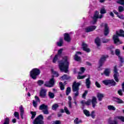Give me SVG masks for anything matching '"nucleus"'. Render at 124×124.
<instances>
[{
    "label": "nucleus",
    "instance_id": "20",
    "mask_svg": "<svg viewBox=\"0 0 124 124\" xmlns=\"http://www.w3.org/2000/svg\"><path fill=\"white\" fill-rule=\"evenodd\" d=\"M92 103L93 105V108H95V105L97 104V102L96 101V98L95 97H93L92 100Z\"/></svg>",
    "mask_w": 124,
    "mask_h": 124
},
{
    "label": "nucleus",
    "instance_id": "10",
    "mask_svg": "<svg viewBox=\"0 0 124 124\" xmlns=\"http://www.w3.org/2000/svg\"><path fill=\"white\" fill-rule=\"evenodd\" d=\"M104 85L106 86H108V85H111V86H116V82L114 79L111 80H105L102 81Z\"/></svg>",
    "mask_w": 124,
    "mask_h": 124
},
{
    "label": "nucleus",
    "instance_id": "29",
    "mask_svg": "<svg viewBox=\"0 0 124 124\" xmlns=\"http://www.w3.org/2000/svg\"><path fill=\"white\" fill-rule=\"evenodd\" d=\"M115 119H118V120H119L121 121V122H122V123H124V116H116Z\"/></svg>",
    "mask_w": 124,
    "mask_h": 124
},
{
    "label": "nucleus",
    "instance_id": "19",
    "mask_svg": "<svg viewBox=\"0 0 124 124\" xmlns=\"http://www.w3.org/2000/svg\"><path fill=\"white\" fill-rule=\"evenodd\" d=\"M78 54L81 55L82 53L80 51L77 52L76 55H75L74 59L75 61H77V62H80V61H81V58L78 56Z\"/></svg>",
    "mask_w": 124,
    "mask_h": 124
},
{
    "label": "nucleus",
    "instance_id": "9",
    "mask_svg": "<svg viewBox=\"0 0 124 124\" xmlns=\"http://www.w3.org/2000/svg\"><path fill=\"white\" fill-rule=\"evenodd\" d=\"M54 85H55V79L53 78L50 79L49 81L46 82L44 84V86L51 88L54 87Z\"/></svg>",
    "mask_w": 124,
    "mask_h": 124
},
{
    "label": "nucleus",
    "instance_id": "16",
    "mask_svg": "<svg viewBox=\"0 0 124 124\" xmlns=\"http://www.w3.org/2000/svg\"><path fill=\"white\" fill-rule=\"evenodd\" d=\"M64 40L67 42H70L71 41V38H70L69 34L68 33L64 34Z\"/></svg>",
    "mask_w": 124,
    "mask_h": 124
},
{
    "label": "nucleus",
    "instance_id": "7",
    "mask_svg": "<svg viewBox=\"0 0 124 124\" xmlns=\"http://www.w3.org/2000/svg\"><path fill=\"white\" fill-rule=\"evenodd\" d=\"M44 117L42 114H40L37 118L35 119L33 122V124H44V122L43 121Z\"/></svg>",
    "mask_w": 124,
    "mask_h": 124
},
{
    "label": "nucleus",
    "instance_id": "1",
    "mask_svg": "<svg viewBox=\"0 0 124 124\" xmlns=\"http://www.w3.org/2000/svg\"><path fill=\"white\" fill-rule=\"evenodd\" d=\"M59 69L61 71L67 73L68 72V66L69 65L68 58L64 56L62 61L59 62Z\"/></svg>",
    "mask_w": 124,
    "mask_h": 124
},
{
    "label": "nucleus",
    "instance_id": "13",
    "mask_svg": "<svg viewBox=\"0 0 124 124\" xmlns=\"http://www.w3.org/2000/svg\"><path fill=\"white\" fill-rule=\"evenodd\" d=\"M62 51H63V49L62 48H61L59 50H58V54L55 56L53 60V62H54V63H56L57 61H58V57H59V55H61V54L62 53Z\"/></svg>",
    "mask_w": 124,
    "mask_h": 124
},
{
    "label": "nucleus",
    "instance_id": "46",
    "mask_svg": "<svg viewBox=\"0 0 124 124\" xmlns=\"http://www.w3.org/2000/svg\"><path fill=\"white\" fill-rule=\"evenodd\" d=\"M120 49H116L115 50V54L116 55V56H118V57H120Z\"/></svg>",
    "mask_w": 124,
    "mask_h": 124
},
{
    "label": "nucleus",
    "instance_id": "47",
    "mask_svg": "<svg viewBox=\"0 0 124 124\" xmlns=\"http://www.w3.org/2000/svg\"><path fill=\"white\" fill-rule=\"evenodd\" d=\"M87 94H88V91L86 90L82 94V98H85L86 96H87Z\"/></svg>",
    "mask_w": 124,
    "mask_h": 124
},
{
    "label": "nucleus",
    "instance_id": "61",
    "mask_svg": "<svg viewBox=\"0 0 124 124\" xmlns=\"http://www.w3.org/2000/svg\"><path fill=\"white\" fill-rule=\"evenodd\" d=\"M55 124H61V122L60 121H57L55 122Z\"/></svg>",
    "mask_w": 124,
    "mask_h": 124
},
{
    "label": "nucleus",
    "instance_id": "59",
    "mask_svg": "<svg viewBox=\"0 0 124 124\" xmlns=\"http://www.w3.org/2000/svg\"><path fill=\"white\" fill-rule=\"evenodd\" d=\"M80 103L83 105H85V104H86V101H85V100H82L80 102Z\"/></svg>",
    "mask_w": 124,
    "mask_h": 124
},
{
    "label": "nucleus",
    "instance_id": "15",
    "mask_svg": "<svg viewBox=\"0 0 124 124\" xmlns=\"http://www.w3.org/2000/svg\"><path fill=\"white\" fill-rule=\"evenodd\" d=\"M46 93H47V90L42 89L40 92V96L43 98H45L46 97Z\"/></svg>",
    "mask_w": 124,
    "mask_h": 124
},
{
    "label": "nucleus",
    "instance_id": "27",
    "mask_svg": "<svg viewBox=\"0 0 124 124\" xmlns=\"http://www.w3.org/2000/svg\"><path fill=\"white\" fill-rule=\"evenodd\" d=\"M68 99L69 100L68 101L69 107V108H72V103H71V100L72 99V98H71V96H69L68 97Z\"/></svg>",
    "mask_w": 124,
    "mask_h": 124
},
{
    "label": "nucleus",
    "instance_id": "8",
    "mask_svg": "<svg viewBox=\"0 0 124 124\" xmlns=\"http://www.w3.org/2000/svg\"><path fill=\"white\" fill-rule=\"evenodd\" d=\"M117 66H115L113 69V77L114 80L116 81V82H119V76H120V75L119 74V73L118 72V69H117Z\"/></svg>",
    "mask_w": 124,
    "mask_h": 124
},
{
    "label": "nucleus",
    "instance_id": "45",
    "mask_svg": "<svg viewBox=\"0 0 124 124\" xmlns=\"http://www.w3.org/2000/svg\"><path fill=\"white\" fill-rule=\"evenodd\" d=\"M100 13L101 14H105V13H106V10H105V8H101L100 10Z\"/></svg>",
    "mask_w": 124,
    "mask_h": 124
},
{
    "label": "nucleus",
    "instance_id": "63",
    "mask_svg": "<svg viewBox=\"0 0 124 124\" xmlns=\"http://www.w3.org/2000/svg\"><path fill=\"white\" fill-rule=\"evenodd\" d=\"M16 119H13L12 120V123H13V124H15V123H16Z\"/></svg>",
    "mask_w": 124,
    "mask_h": 124
},
{
    "label": "nucleus",
    "instance_id": "12",
    "mask_svg": "<svg viewBox=\"0 0 124 124\" xmlns=\"http://www.w3.org/2000/svg\"><path fill=\"white\" fill-rule=\"evenodd\" d=\"M96 29V26H92L88 27H86L85 29V32H91V31H93Z\"/></svg>",
    "mask_w": 124,
    "mask_h": 124
},
{
    "label": "nucleus",
    "instance_id": "62",
    "mask_svg": "<svg viewBox=\"0 0 124 124\" xmlns=\"http://www.w3.org/2000/svg\"><path fill=\"white\" fill-rule=\"evenodd\" d=\"M109 15L110 16H111V17H114V14L113 13V12H111L110 13H109Z\"/></svg>",
    "mask_w": 124,
    "mask_h": 124
},
{
    "label": "nucleus",
    "instance_id": "22",
    "mask_svg": "<svg viewBox=\"0 0 124 124\" xmlns=\"http://www.w3.org/2000/svg\"><path fill=\"white\" fill-rule=\"evenodd\" d=\"M97 96L99 101H101L102 98L104 97V95L101 93H98Z\"/></svg>",
    "mask_w": 124,
    "mask_h": 124
},
{
    "label": "nucleus",
    "instance_id": "49",
    "mask_svg": "<svg viewBox=\"0 0 124 124\" xmlns=\"http://www.w3.org/2000/svg\"><path fill=\"white\" fill-rule=\"evenodd\" d=\"M109 39H102V42H103V43H107L109 42Z\"/></svg>",
    "mask_w": 124,
    "mask_h": 124
},
{
    "label": "nucleus",
    "instance_id": "34",
    "mask_svg": "<svg viewBox=\"0 0 124 124\" xmlns=\"http://www.w3.org/2000/svg\"><path fill=\"white\" fill-rule=\"evenodd\" d=\"M104 73L106 76H109V74H110V69H107L104 72Z\"/></svg>",
    "mask_w": 124,
    "mask_h": 124
},
{
    "label": "nucleus",
    "instance_id": "21",
    "mask_svg": "<svg viewBox=\"0 0 124 124\" xmlns=\"http://www.w3.org/2000/svg\"><path fill=\"white\" fill-rule=\"evenodd\" d=\"M39 109L40 110H46V109H48V106L43 104L40 106Z\"/></svg>",
    "mask_w": 124,
    "mask_h": 124
},
{
    "label": "nucleus",
    "instance_id": "60",
    "mask_svg": "<svg viewBox=\"0 0 124 124\" xmlns=\"http://www.w3.org/2000/svg\"><path fill=\"white\" fill-rule=\"evenodd\" d=\"M113 12H114V13L115 14H116V15H117V16H118V15H119V13H118V12H117V11L114 10V11H113Z\"/></svg>",
    "mask_w": 124,
    "mask_h": 124
},
{
    "label": "nucleus",
    "instance_id": "3",
    "mask_svg": "<svg viewBox=\"0 0 124 124\" xmlns=\"http://www.w3.org/2000/svg\"><path fill=\"white\" fill-rule=\"evenodd\" d=\"M81 85V82H78L74 81L72 86L73 92L74 93V97L73 99L74 100H76V97L79 95V86Z\"/></svg>",
    "mask_w": 124,
    "mask_h": 124
},
{
    "label": "nucleus",
    "instance_id": "28",
    "mask_svg": "<svg viewBox=\"0 0 124 124\" xmlns=\"http://www.w3.org/2000/svg\"><path fill=\"white\" fill-rule=\"evenodd\" d=\"M59 104H54L52 106V110L56 111L58 108H59Z\"/></svg>",
    "mask_w": 124,
    "mask_h": 124
},
{
    "label": "nucleus",
    "instance_id": "6",
    "mask_svg": "<svg viewBox=\"0 0 124 124\" xmlns=\"http://www.w3.org/2000/svg\"><path fill=\"white\" fill-rule=\"evenodd\" d=\"M99 13L97 11H96L94 14L93 16V21L91 22L92 25H95L96 22H97V19H102L103 16L102 15H100Z\"/></svg>",
    "mask_w": 124,
    "mask_h": 124
},
{
    "label": "nucleus",
    "instance_id": "37",
    "mask_svg": "<svg viewBox=\"0 0 124 124\" xmlns=\"http://www.w3.org/2000/svg\"><path fill=\"white\" fill-rule=\"evenodd\" d=\"M51 72L55 77H58L59 74L58 73V72L54 71V70H51Z\"/></svg>",
    "mask_w": 124,
    "mask_h": 124
},
{
    "label": "nucleus",
    "instance_id": "4",
    "mask_svg": "<svg viewBox=\"0 0 124 124\" xmlns=\"http://www.w3.org/2000/svg\"><path fill=\"white\" fill-rule=\"evenodd\" d=\"M124 31L123 30H121L119 32L118 31H116V35H114L113 37L115 44H116L117 45H120V44H122L123 43L122 41L119 39V36H123L124 37Z\"/></svg>",
    "mask_w": 124,
    "mask_h": 124
},
{
    "label": "nucleus",
    "instance_id": "38",
    "mask_svg": "<svg viewBox=\"0 0 124 124\" xmlns=\"http://www.w3.org/2000/svg\"><path fill=\"white\" fill-rule=\"evenodd\" d=\"M59 85L61 91H63V90H64V85H63L62 82H60Z\"/></svg>",
    "mask_w": 124,
    "mask_h": 124
},
{
    "label": "nucleus",
    "instance_id": "55",
    "mask_svg": "<svg viewBox=\"0 0 124 124\" xmlns=\"http://www.w3.org/2000/svg\"><path fill=\"white\" fill-rule=\"evenodd\" d=\"M119 60H120V62H124V58H123V57H121V56H119Z\"/></svg>",
    "mask_w": 124,
    "mask_h": 124
},
{
    "label": "nucleus",
    "instance_id": "53",
    "mask_svg": "<svg viewBox=\"0 0 124 124\" xmlns=\"http://www.w3.org/2000/svg\"><path fill=\"white\" fill-rule=\"evenodd\" d=\"M35 99H36V102H39L40 103V99L37 96H35Z\"/></svg>",
    "mask_w": 124,
    "mask_h": 124
},
{
    "label": "nucleus",
    "instance_id": "32",
    "mask_svg": "<svg viewBox=\"0 0 124 124\" xmlns=\"http://www.w3.org/2000/svg\"><path fill=\"white\" fill-rule=\"evenodd\" d=\"M83 113L86 116V117H90L91 116V114L90 113V111H89L87 109L83 110Z\"/></svg>",
    "mask_w": 124,
    "mask_h": 124
},
{
    "label": "nucleus",
    "instance_id": "57",
    "mask_svg": "<svg viewBox=\"0 0 124 124\" xmlns=\"http://www.w3.org/2000/svg\"><path fill=\"white\" fill-rule=\"evenodd\" d=\"M118 93L119 95H123V93H122V90H119Z\"/></svg>",
    "mask_w": 124,
    "mask_h": 124
},
{
    "label": "nucleus",
    "instance_id": "14",
    "mask_svg": "<svg viewBox=\"0 0 124 124\" xmlns=\"http://www.w3.org/2000/svg\"><path fill=\"white\" fill-rule=\"evenodd\" d=\"M109 27H108V25L107 24H104V33L105 36H107V35H108L109 34Z\"/></svg>",
    "mask_w": 124,
    "mask_h": 124
},
{
    "label": "nucleus",
    "instance_id": "48",
    "mask_svg": "<svg viewBox=\"0 0 124 124\" xmlns=\"http://www.w3.org/2000/svg\"><path fill=\"white\" fill-rule=\"evenodd\" d=\"M118 10H119V12H123V11H124V7H123L122 6H120L118 7Z\"/></svg>",
    "mask_w": 124,
    "mask_h": 124
},
{
    "label": "nucleus",
    "instance_id": "43",
    "mask_svg": "<svg viewBox=\"0 0 124 124\" xmlns=\"http://www.w3.org/2000/svg\"><path fill=\"white\" fill-rule=\"evenodd\" d=\"M3 124H9V118L8 117L6 118Z\"/></svg>",
    "mask_w": 124,
    "mask_h": 124
},
{
    "label": "nucleus",
    "instance_id": "23",
    "mask_svg": "<svg viewBox=\"0 0 124 124\" xmlns=\"http://www.w3.org/2000/svg\"><path fill=\"white\" fill-rule=\"evenodd\" d=\"M108 123L109 124H118V122L116 120H112L111 118H109L108 120Z\"/></svg>",
    "mask_w": 124,
    "mask_h": 124
},
{
    "label": "nucleus",
    "instance_id": "24",
    "mask_svg": "<svg viewBox=\"0 0 124 124\" xmlns=\"http://www.w3.org/2000/svg\"><path fill=\"white\" fill-rule=\"evenodd\" d=\"M62 44H63V39H62V38H61L59 42H57V45L58 46H59V47H61L62 46Z\"/></svg>",
    "mask_w": 124,
    "mask_h": 124
},
{
    "label": "nucleus",
    "instance_id": "42",
    "mask_svg": "<svg viewBox=\"0 0 124 124\" xmlns=\"http://www.w3.org/2000/svg\"><path fill=\"white\" fill-rule=\"evenodd\" d=\"M64 110L66 114H67V115L70 114V112H69V110H68V109L67 108H66V107H65L64 108Z\"/></svg>",
    "mask_w": 124,
    "mask_h": 124
},
{
    "label": "nucleus",
    "instance_id": "64",
    "mask_svg": "<svg viewBox=\"0 0 124 124\" xmlns=\"http://www.w3.org/2000/svg\"><path fill=\"white\" fill-rule=\"evenodd\" d=\"M51 118H52V116H48V117L47 118V120H48V121H50V120H51Z\"/></svg>",
    "mask_w": 124,
    "mask_h": 124
},
{
    "label": "nucleus",
    "instance_id": "52",
    "mask_svg": "<svg viewBox=\"0 0 124 124\" xmlns=\"http://www.w3.org/2000/svg\"><path fill=\"white\" fill-rule=\"evenodd\" d=\"M33 105L35 108H36V107H37V102H35V101L33 100Z\"/></svg>",
    "mask_w": 124,
    "mask_h": 124
},
{
    "label": "nucleus",
    "instance_id": "17",
    "mask_svg": "<svg viewBox=\"0 0 124 124\" xmlns=\"http://www.w3.org/2000/svg\"><path fill=\"white\" fill-rule=\"evenodd\" d=\"M19 111L20 112L21 119L23 120L24 119V113H25V110L24 109V108H23V106L21 105L19 107Z\"/></svg>",
    "mask_w": 124,
    "mask_h": 124
},
{
    "label": "nucleus",
    "instance_id": "30",
    "mask_svg": "<svg viewBox=\"0 0 124 124\" xmlns=\"http://www.w3.org/2000/svg\"><path fill=\"white\" fill-rule=\"evenodd\" d=\"M95 43L96 44L98 47H99V46H100V39L97 38L95 40Z\"/></svg>",
    "mask_w": 124,
    "mask_h": 124
},
{
    "label": "nucleus",
    "instance_id": "58",
    "mask_svg": "<svg viewBox=\"0 0 124 124\" xmlns=\"http://www.w3.org/2000/svg\"><path fill=\"white\" fill-rule=\"evenodd\" d=\"M117 17H118V18H120V19H124V16L123 15H121V16H120V15H118L117 16Z\"/></svg>",
    "mask_w": 124,
    "mask_h": 124
},
{
    "label": "nucleus",
    "instance_id": "33",
    "mask_svg": "<svg viewBox=\"0 0 124 124\" xmlns=\"http://www.w3.org/2000/svg\"><path fill=\"white\" fill-rule=\"evenodd\" d=\"M116 102L119 104H123L124 103V101L123 100L119 98H116L115 99Z\"/></svg>",
    "mask_w": 124,
    "mask_h": 124
},
{
    "label": "nucleus",
    "instance_id": "5",
    "mask_svg": "<svg viewBox=\"0 0 124 124\" xmlns=\"http://www.w3.org/2000/svg\"><path fill=\"white\" fill-rule=\"evenodd\" d=\"M40 74V70L37 68H34L30 72V76L32 79L35 80L37 76Z\"/></svg>",
    "mask_w": 124,
    "mask_h": 124
},
{
    "label": "nucleus",
    "instance_id": "51",
    "mask_svg": "<svg viewBox=\"0 0 124 124\" xmlns=\"http://www.w3.org/2000/svg\"><path fill=\"white\" fill-rule=\"evenodd\" d=\"M90 116L93 118V119H94V117H95V114H94V111H93L91 112V114H90Z\"/></svg>",
    "mask_w": 124,
    "mask_h": 124
},
{
    "label": "nucleus",
    "instance_id": "56",
    "mask_svg": "<svg viewBox=\"0 0 124 124\" xmlns=\"http://www.w3.org/2000/svg\"><path fill=\"white\" fill-rule=\"evenodd\" d=\"M91 102H92V101H91V100H89L86 102V105H91Z\"/></svg>",
    "mask_w": 124,
    "mask_h": 124
},
{
    "label": "nucleus",
    "instance_id": "26",
    "mask_svg": "<svg viewBox=\"0 0 124 124\" xmlns=\"http://www.w3.org/2000/svg\"><path fill=\"white\" fill-rule=\"evenodd\" d=\"M108 109L109 110V111H116V108L112 105L108 106Z\"/></svg>",
    "mask_w": 124,
    "mask_h": 124
},
{
    "label": "nucleus",
    "instance_id": "25",
    "mask_svg": "<svg viewBox=\"0 0 124 124\" xmlns=\"http://www.w3.org/2000/svg\"><path fill=\"white\" fill-rule=\"evenodd\" d=\"M74 123L75 124H82L83 123V121L81 119H79V118H77L74 121Z\"/></svg>",
    "mask_w": 124,
    "mask_h": 124
},
{
    "label": "nucleus",
    "instance_id": "11",
    "mask_svg": "<svg viewBox=\"0 0 124 124\" xmlns=\"http://www.w3.org/2000/svg\"><path fill=\"white\" fill-rule=\"evenodd\" d=\"M108 58V55H103L101 59L100 60L99 62V68H100L102 65H103V63H104V62L106 61V59Z\"/></svg>",
    "mask_w": 124,
    "mask_h": 124
},
{
    "label": "nucleus",
    "instance_id": "18",
    "mask_svg": "<svg viewBox=\"0 0 124 124\" xmlns=\"http://www.w3.org/2000/svg\"><path fill=\"white\" fill-rule=\"evenodd\" d=\"M82 48L83 49V51H85V52H87V53L91 52L90 48H88V45L84 43H82Z\"/></svg>",
    "mask_w": 124,
    "mask_h": 124
},
{
    "label": "nucleus",
    "instance_id": "39",
    "mask_svg": "<svg viewBox=\"0 0 124 124\" xmlns=\"http://www.w3.org/2000/svg\"><path fill=\"white\" fill-rule=\"evenodd\" d=\"M31 114H32V116L31 117V119H33L34 118H35V116H36V113L35 112L31 111Z\"/></svg>",
    "mask_w": 124,
    "mask_h": 124
},
{
    "label": "nucleus",
    "instance_id": "2",
    "mask_svg": "<svg viewBox=\"0 0 124 124\" xmlns=\"http://www.w3.org/2000/svg\"><path fill=\"white\" fill-rule=\"evenodd\" d=\"M80 71L78 72V76L77 77V79H84L85 77H88L86 79L85 81L86 86L87 88V89H90L91 88V77L90 76V75H85L82 76H81L80 75L83 74L84 72H85V68L84 67H81L80 68Z\"/></svg>",
    "mask_w": 124,
    "mask_h": 124
},
{
    "label": "nucleus",
    "instance_id": "36",
    "mask_svg": "<svg viewBox=\"0 0 124 124\" xmlns=\"http://www.w3.org/2000/svg\"><path fill=\"white\" fill-rule=\"evenodd\" d=\"M14 115L15 118H16L17 120H20V117H19V112L15 111Z\"/></svg>",
    "mask_w": 124,
    "mask_h": 124
},
{
    "label": "nucleus",
    "instance_id": "35",
    "mask_svg": "<svg viewBox=\"0 0 124 124\" xmlns=\"http://www.w3.org/2000/svg\"><path fill=\"white\" fill-rule=\"evenodd\" d=\"M70 93H71V88L70 87H67L66 90V95H68Z\"/></svg>",
    "mask_w": 124,
    "mask_h": 124
},
{
    "label": "nucleus",
    "instance_id": "50",
    "mask_svg": "<svg viewBox=\"0 0 124 124\" xmlns=\"http://www.w3.org/2000/svg\"><path fill=\"white\" fill-rule=\"evenodd\" d=\"M43 112L44 114H45V115H48V114H49V111H48V109H44L43 110Z\"/></svg>",
    "mask_w": 124,
    "mask_h": 124
},
{
    "label": "nucleus",
    "instance_id": "40",
    "mask_svg": "<svg viewBox=\"0 0 124 124\" xmlns=\"http://www.w3.org/2000/svg\"><path fill=\"white\" fill-rule=\"evenodd\" d=\"M61 78L62 80H67V79H69V77H68L66 75H64Z\"/></svg>",
    "mask_w": 124,
    "mask_h": 124
},
{
    "label": "nucleus",
    "instance_id": "54",
    "mask_svg": "<svg viewBox=\"0 0 124 124\" xmlns=\"http://www.w3.org/2000/svg\"><path fill=\"white\" fill-rule=\"evenodd\" d=\"M95 84V86H97V88H100V87H101V86H100V84L97 81H96Z\"/></svg>",
    "mask_w": 124,
    "mask_h": 124
},
{
    "label": "nucleus",
    "instance_id": "41",
    "mask_svg": "<svg viewBox=\"0 0 124 124\" xmlns=\"http://www.w3.org/2000/svg\"><path fill=\"white\" fill-rule=\"evenodd\" d=\"M117 2L121 5H124V0H118Z\"/></svg>",
    "mask_w": 124,
    "mask_h": 124
},
{
    "label": "nucleus",
    "instance_id": "31",
    "mask_svg": "<svg viewBox=\"0 0 124 124\" xmlns=\"http://www.w3.org/2000/svg\"><path fill=\"white\" fill-rule=\"evenodd\" d=\"M48 95L49 98H51V99L55 97V93H54L51 92H48Z\"/></svg>",
    "mask_w": 124,
    "mask_h": 124
},
{
    "label": "nucleus",
    "instance_id": "44",
    "mask_svg": "<svg viewBox=\"0 0 124 124\" xmlns=\"http://www.w3.org/2000/svg\"><path fill=\"white\" fill-rule=\"evenodd\" d=\"M37 84L39 86H41L42 85H43V84H44V81L43 80H39L37 81Z\"/></svg>",
    "mask_w": 124,
    "mask_h": 124
}]
</instances>
